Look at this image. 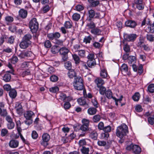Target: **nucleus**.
I'll return each instance as SVG.
<instances>
[{"instance_id":"nucleus-16","label":"nucleus","mask_w":154,"mask_h":154,"mask_svg":"<svg viewBox=\"0 0 154 154\" xmlns=\"http://www.w3.org/2000/svg\"><path fill=\"white\" fill-rule=\"evenodd\" d=\"M19 16L22 18L26 17L27 15V11L23 9H21L19 12Z\"/></svg>"},{"instance_id":"nucleus-22","label":"nucleus","mask_w":154,"mask_h":154,"mask_svg":"<svg viewBox=\"0 0 154 154\" xmlns=\"http://www.w3.org/2000/svg\"><path fill=\"white\" fill-rule=\"evenodd\" d=\"M86 99L84 98H81L78 99L77 100L79 104L80 105H84L88 104L86 103Z\"/></svg>"},{"instance_id":"nucleus-52","label":"nucleus","mask_w":154,"mask_h":154,"mask_svg":"<svg viewBox=\"0 0 154 154\" xmlns=\"http://www.w3.org/2000/svg\"><path fill=\"white\" fill-rule=\"evenodd\" d=\"M103 130L105 132H107L108 133V132L111 131V127L110 126L108 125L107 126L105 127Z\"/></svg>"},{"instance_id":"nucleus-59","label":"nucleus","mask_w":154,"mask_h":154,"mask_svg":"<svg viewBox=\"0 0 154 154\" xmlns=\"http://www.w3.org/2000/svg\"><path fill=\"white\" fill-rule=\"evenodd\" d=\"M18 60L17 57L14 56L11 58V63L15 64L17 62Z\"/></svg>"},{"instance_id":"nucleus-41","label":"nucleus","mask_w":154,"mask_h":154,"mask_svg":"<svg viewBox=\"0 0 154 154\" xmlns=\"http://www.w3.org/2000/svg\"><path fill=\"white\" fill-rule=\"evenodd\" d=\"M94 57H95V55H94V53H90L88 54V55L87 56V57L88 59V60H95Z\"/></svg>"},{"instance_id":"nucleus-61","label":"nucleus","mask_w":154,"mask_h":154,"mask_svg":"<svg viewBox=\"0 0 154 154\" xmlns=\"http://www.w3.org/2000/svg\"><path fill=\"white\" fill-rule=\"evenodd\" d=\"M100 32L99 29L95 28L91 30V32L94 34H97L99 33Z\"/></svg>"},{"instance_id":"nucleus-19","label":"nucleus","mask_w":154,"mask_h":154,"mask_svg":"<svg viewBox=\"0 0 154 154\" xmlns=\"http://www.w3.org/2000/svg\"><path fill=\"white\" fill-rule=\"evenodd\" d=\"M96 108L93 107H90L88 110V113L90 115H94L97 112Z\"/></svg>"},{"instance_id":"nucleus-24","label":"nucleus","mask_w":154,"mask_h":154,"mask_svg":"<svg viewBox=\"0 0 154 154\" xmlns=\"http://www.w3.org/2000/svg\"><path fill=\"white\" fill-rule=\"evenodd\" d=\"M9 95L12 99L14 98L17 96V92L15 89H11L9 91Z\"/></svg>"},{"instance_id":"nucleus-44","label":"nucleus","mask_w":154,"mask_h":154,"mask_svg":"<svg viewBox=\"0 0 154 154\" xmlns=\"http://www.w3.org/2000/svg\"><path fill=\"white\" fill-rule=\"evenodd\" d=\"M149 31L151 33H154V25L153 24H150L148 27Z\"/></svg>"},{"instance_id":"nucleus-2","label":"nucleus","mask_w":154,"mask_h":154,"mask_svg":"<svg viewBox=\"0 0 154 154\" xmlns=\"http://www.w3.org/2000/svg\"><path fill=\"white\" fill-rule=\"evenodd\" d=\"M75 81L73 83L74 88L78 90H83L84 86L82 78L80 77H76V78H75Z\"/></svg>"},{"instance_id":"nucleus-26","label":"nucleus","mask_w":154,"mask_h":154,"mask_svg":"<svg viewBox=\"0 0 154 154\" xmlns=\"http://www.w3.org/2000/svg\"><path fill=\"white\" fill-rule=\"evenodd\" d=\"M68 75L69 78H72L74 77L76 78V73L73 69L69 70V72L68 73Z\"/></svg>"},{"instance_id":"nucleus-37","label":"nucleus","mask_w":154,"mask_h":154,"mask_svg":"<svg viewBox=\"0 0 154 154\" xmlns=\"http://www.w3.org/2000/svg\"><path fill=\"white\" fill-rule=\"evenodd\" d=\"M100 119V116L99 115H96L93 116L92 120L94 122H99Z\"/></svg>"},{"instance_id":"nucleus-48","label":"nucleus","mask_w":154,"mask_h":154,"mask_svg":"<svg viewBox=\"0 0 154 154\" xmlns=\"http://www.w3.org/2000/svg\"><path fill=\"white\" fill-rule=\"evenodd\" d=\"M66 98V95L63 93H61L59 95V99L63 100L64 102H65Z\"/></svg>"},{"instance_id":"nucleus-10","label":"nucleus","mask_w":154,"mask_h":154,"mask_svg":"<svg viewBox=\"0 0 154 154\" xmlns=\"http://www.w3.org/2000/svg\"><path fill=\"white\" fill-rule=\"evenodd\" d=\"M60 36V34L58 32L54 33H50L48 34V37L50 40H56L59 38Z\"/></svg>"},{"instance_id":"nucleus-20","label":"nucleus","mask_w":154,"mask_h":154,"mask_svg":"<svg viewBox=\"0 0 154 154\" xmlns=\"http://www.w3.org/2000/svg\"><path fill=\"white\" fill-rule=\"evenodd\" d=\"M32 38V35L29 34L25 35L23 38V40L26 41L31 44V42L30 40Z\"/></svg>"},{"instance_id":"nucleus-25","label":"nucleus","mask_w":154,"mask_h":154,"mask_svg":"<svg viewBox=\"0 0 154 154\" xmlns=\"http://www.w3.org/2000/svg\"><path fill=\"white\" fill-rule=\"evenodd\" d=\"M72 56L74 60L75 61V64L77 65L79 64L81 60L78 56L76 54H74L72 55Z\"/></svg>"},{"instance_id":"nucleus-63","label":"nucleus","mask_w":154,"mask_h":154,"mask_svg":"<svg viewBox=\"0 0 154 154\" xmlns=\"http://www.w3.org/2000/svg\"><path fill=\"white\" fill-rule=\"evenodd\" d=\"M79 144L80 146H82L86 144V142L85 139L80 140L79 141Z\"/></svg>"},{"instance_id":"nucleus-13","label":"nucleus","mask_w":154,"mask_h":154,"mask_svg":"<svg viewBox=\"0 0 154 154\" xmlns=\"http://www.w3.org/2000/svg\"><path fill=\"white\" fill-rule=\"evenodd\" d=\"M94 82L97 87L103 86L104 84V80L100 77L97 78L95 79Z\"/></svg>"},{"instance_id":"nucleus-23","label":"nucleus","mask_w":154,"mask_h":154,"mask_svg":"<svg viewBox=\"0 0 154 154\" xmlns=\"http://www.w3.org/2000/svg\"><path fill=\"white\" fill-rule=\"evenodd\" d=\"M104 94H105L106 97L109 99H113L114 97H113L112 93L110 90H108L106 91Z\"/></svg>"},{"instance_id":"nucleus-15","label":"nucleus","mask_w":154,"mask_h":154,"mask_svg":"<svg viewBox=\"0 0 154 154\" xmlns=\"http://www.w3.org/2000/svg\"><path fill=\"white\" fill-rule=\"evenodd\" d=\"M90 6L92 7H96L100 4L99 0H88Z\"/></svg>"},{"instance_id":"nucleus-38","label":"nucleus","mask_w":154,"mask_h":154,"mask_svg":"<svg viewBox=\"0 0 154 154\" xmlns=\"http://www.w3.org/2000/svg\"><path fill=\"white\" fill-rule=\"evenodd\" d=\"M64 66L67 69L69 70L72 68V63L70 61H67L64 63Z\"/></svg>"},{"instance_id":"nucleus-36","label":"nucleus","mask_w":154,"mask_h":154,"mask_svg":"<svg viewBox=\"0 0 154 154\" xmlns=\"http://www.w3.org/2000/svg\"><path fill=\"white\" fill-rule=\"evenodd\" d=\"M140 94L139 93H136L132 96L133 99L136 101H138L140 97Z\"/></svg>"},{"instance_id":"nucleus-46","label":"nucleus","mask_w":154,"mask_h":154,"mask_svg":"<svg viewBox=\"0 0 154 154\" xmlns=\"http://www.w3.org/2000/svg\"><path fill=\"white\" fill-rule=\"evenodd\" d=\"M59 91V88L57 86L51 88L49 89V91L52 93H55Z\"/></svg>"},{"instance_id":"nucleus-42","label":"nucleus","mask_w":154,"mask_h":154,"mask_svg":"<svg viewBox=\"0 0 154 154\" xmlns=\"http://www.w3.org/2000/svg\"><path fill=\"white\" fill-rule=\"evenodd\" d=\"M148 90L150 93H153L154 92V84L149 85L148 87Z\"/></svg>"},{"instance_id":"nucleus-28","label":"nucleus","mask_w":154,"mask_h":154,"mask_svg":"<svg viewBox=\"0 0 154 154\" xmlns=\"http://www.w3.org/2000/svg\"><path fill=\"white\" fill-rule=\"evenodd\" d=\"M5 20L7 23L8 24L12 22L13 21L14 18L11 16H8L5 17Z\"/></svg>"},{"instance_id":"nucleus-27","label":"nucleus","mask_w":154,"mask_h":154,"mask_svg":"<svg viewBox=\"0 0 154 154\" xmlns=\"http://www.w3.org/2000/svg\"><path fill=\"white\" fill-rule=\"evenodd\" d=\"M11 77L10 74L8 73H5L3 77V79L6 82H8L11 79Z\"/></svg>"},{"instance_id":"nucleus-18","label":"nucleus","mask_w":154,"mask_h":154,"mask_svg":"<svg viewBox=\"0 0 154 154\" xmlns=\"http://www.w3.org/2000/svg\"><path fill=\"white\" fill-rule=\"evenodd\" d=\"M34 115V113L32 111H28L24 113V117L26 119H32L33 115Z\"/></svg>"},{"instance_id":"nucleus-45","label":"nucleus","mask_w":154,"mask_h":154,"mask_svg":"<svg viewBox=\"0 0 154 154\" xmlns=\"http://www.w3.org/2000/svg\"><path fill=\"white\" fill-rule=\"evenodd\" d=\"M59 50L57 46H54L51 48V51L52 53L56 54L59 51Z\"/></svg>"},{"instance_id":"nucleus-56","label":"nucleus","mask_w":154,"mask_h":154,"mask_svg":"<svg viewBox=\"0 0 154 154\" xmlns=\"http://www.w3.org/2000/svg\"><path fill=\"white\" fill-rule=\"evenodd\" d=\"M44 46L46 48H50L51 47V42L49 40H47L44 43Z\"/></svg>"},{"instance_id":"nucleus-62","label":"nucleus","mask_w":154,"mask_h":154,"mask_svg":"<svg viewBox=\"0 0 154 154\" xmlns=\"http://www.w3.org/2000/svg\"><path fill=\"white\" fill-rule=\"evenodd\" d=\"M104 127L103 123L102 122H99L98 125V129L100 130H103Z\"/></svg>"},{"instance_id":"nucleus-55","label":"nucleus","mask_w":154,"mask_h":154,"mask_svg":"<svg viewBox=\"0 0 154 154\" xmlns=\"http://www.w3.org/2000/svg\"><path fill=\"white\" fill-rule=\"evenodd\" d=\"M71 107V104L68 102H65L63 106L64 108L65 109H69Z\"/></svg>"},{"instance_id":"nucleus-35","label":"nucleus","mask_w":154,"mask_h":154,"mask_svg":"<svg viewBox=\"0 0 154 154\" xmlns=\"http://www.w3.org/2000/svg\"><path fill=\"white\" fill-rule=\"evenodd\" d=\"M98 88H99L100 94L102 95H104L106 91V89L105 87L102 86Z\"/></svg>"},{"instance_id":"nucleus-40","label":"nucleus","mask_w":154,"mask_h":154,"mask_svg":"<svg viewBox=\"0 0 154 154\" xmlns=\"http://www.w3.org/2000/svg\"><path fill=\"white\" fill-rule=\"evenodd\" d=\"M89 151V148L85 146H82V149H81V151L84 154H88Z\"/></svg>"},{"instance_id":"nucleus-29","label":"nucleus","mask_w":154,"mask_h":154,"mask_svg":"<svg viewBox=\"0 0 154 154\" xmlns=\"http://www.w3.org/2000/svg\"><path fill=\"white\" fill-rule=\"evenodd\" d=\"M100 76L103 78H105L107 77L108 74L105 69H102L100 72Z\"/></svg>"},{"instance_id":"nucleus-14","label":"nucleus","mask_w":154,"mask_h":154,"mask_svg":"<svg viewBox=\"0 0 154 154\" xmlns=\"http://www.w3.org/2000/svg\"><path fill=\"white\" fill-rule=\"evenodd\" d=\"M19 145V142L15 140H12L9 143V146L12 148H16Z\"/></svg>"},{"instance_id":"nucleus-47","label":"nucleus","mask_w":154,"mask_h":154,"mask_svg":"<svg viewBox=\"0 0 154 154\" xmlns=\"http://www.w3.org/2000/svg\"><path fill=\"white\" fill-rule=\"evenodd\" d=\"M72 23L69 21H67L64 23V26L67 29L70 28L72 26Z\"/></svg>"},{"instance_id":"nucleus-11","label":"nucleus","mask_w":154,"mask_h":154,"mask_svg":"<svg viewBox=\"0 0 154 154\" xmlns=\"http://www.w3.org/2000/svg\"><path fill=\"white\" fill-rule=\"evenodd\" d=\"M88 14L89 15V17L91 19L93 18L95 15L96 16L95 17L96 18H99L100 14L99 13H96L95 11L93 9H91L88 10Z\"/></svg>"},{"instance_id":"nucleus-51","label":"nucleus","mask_w":154,"mask_h":154,"mask_svg":"<svg viewBox=\"0 0 154 154\" xmlns=\"http://www.w3.org/2000/svg\"><path fill=\"white\" fill-rule=\"evenodd\" d=\"M149 123L151 125H153L154 122V115L152 117H149L148 119Z\"/></svg>"},{"instance_id":"nucleus-30","label":"nucleus","mask_w":154,"mask_h":154,"mask_svg":"<svg viewBox=\"0 0 154 154\" xmlns=\"http://www.w3.org/2000/svg\"><path fill=\"white\" fill-rule=\"evenodd\" d=\"M16 108L17 112H20L22 111V106L20 102H17L16 104Z\"/></svg>"},{"instance_id":"nucleus-49","label":"nucleus","mask_w":154,"mask_h":154,"mask_svg":"<svg viewBox=\"0 0 154 154\" xmlns=\"http://www.w3.org/2000/svg\"><path fill=\"white\" fill-rule=\"evenodd\" d=\"M14 126L15 124L13 122L8 123L7 124V128L9 129H12L14 128Z\"/></svg>"},{"instance_id":"nucleus-31","label":"nucleus","mask_w":154,"mask_h":154,"mask_svg":"<svg viewBox=\"0 0 154 154\" xmlns=\"http://www.w3.org/2000/svg\"><path fill=\"white\" fill-rule=\"evenodd\" d=\"M78 54L81 57L84 58L86 56V52L85 50H78Z\"/></svg>"},{"instance_id":"nucleus-57","label":"nucleus","mask_w":154,"mask_h":154,"mask_svg":"<svg viewBox=\"0 0 154 154\" xmlns=\"http://www.w3.org/2000/svg\"><path fill=\"white\" fill-rule=\"evenodd\" d=\"M80 129L82 131H86L88 130V126L82 125L81 126Z\"/></svg>"},{"instance_id":"nucleus-8","label":"nucleus","mask_w":154,"mask_h":154,"mask_svg":"<svg viewBox=\"0 0 154 154\" xmlns=\"http://www.w3.org/2000/svg\"><path fill=\"white\" fill-rule=\"evenodd\" d=\"M125 40L128 41H134L137 37V35L135 34H125L124 36Z\"/></svg>"},{"instance_id":"nucleus-17","label":"nucleus","mask_w":154,"mask_h":154,"mask_svg":"<svg viewBox=\"0 0 154 154\" xmlns=\"http://www.w3.org/2000/svg\"><path fill=\"white\" fill-rule=\"evenodd\" d=\"M31 44V43L23 40L22 39V41L20 44V46L21 48L25 49L27 48L29 45Z\"/></svg>"},{"instance_id":"nucleus-58","label":"nucleus","mask_w":154,"mask_h":154,"mask_svg":"<svg viewBox=\"0 0 154 154\" xmlns=\"http://www.w3.org/2000/svg\"><path fill=\"white\" fill-rule=\"evenodd\" d=\"M8 131L6 129H3L1 130V135L4 137L8 133Z\"/></svg>"},{"instance_id":"nucleus-4","label":"nucleus","mask_w":154,"mask_h":154,"mask_svg":"<svg viewBox=\"0 0 154 154\" xmlns=\"http://www.w3.org/2000/svg\"><path fill=\"white\" fill-rule=\"evenodd\" d=\"M59 52L61 56L62 61H66L68 59V54L69 52L68 49L66 47H62L60 49Z\"/></svg>"},{"instance_id":"nucleus-53","label":"nucleus","mask_w":154,"mask_h":154,"mask_svg":"<svg viewBox=\"0 0 154 154\" xmlns=\"http://www.w3.org/2000/svg\"><path fill=\"white\" fill-rule=\"evenodd\" d=\"M123 98V96H121L120 98L119 99H117L116 98L114 97L113 98V99L116 102V104L118 106V103H121V101L122 100V98Z\"/></svg>"},{"instance_id":"nucleus-5","label":"nucleus","mask_w":154,"mask_h":154,"mask_svg":"<svg viewBox=\"0 0 154 154\" xmlns=\"http://www.w3.org/2000/svg\"><path fill=\"white\" fill-rule=\"evenodd\" d=\"M126 149L128 150H132L134 153H140L141 152V149L138 146L133 144L128 146Z\"/></svg>"},{"instance_id":"nucleus-21","label":"nucleus","mask_w":154,"mask_h":154,"mask_svg":"<svg viewBox=\"0 0 154 154\" xmlns=\"http://www.w3.org/2000/svg\"><path fill=\"white\" fill-rule=\"evenodd\" d=\"M96 62L95 60H89L87 61V64L88 66L91 68H92L94 66L96 65Z\"/></svg>"},{"instance_id":"nucleus-39","label":"nucleus","mask_w":154,"mask_h":154,"mask_svg":"<svg viewBox=\"0 0 154 154\" xmlns=\"http://www.w3.org/2000/svg\"><path fill=\"white\" fill-rule=\"evenodd\" d=\"M72 19L73 20L77 21L80 18V15L79 14L75 13L73 14L72 16Z\"/></svg>"},{"instance_id":"nucleus-64","label":"nucleus","mask_w":154,"mask_h":154,"mask_svg":"<svg viewBox=\"0 0 154 154\" xmlns=\"http://www.w3.org/2000/svg\"><path fill=\"white\" fill-rule=\"evenodd\" d=\"M93 45L94 47L96 48H99L101 47V45L99 43L96 42H94Z\"/></svg>"},{"instance_id":"nucleus-6","label":"nucleus","mask_w":154,"mask_h":154,"mask_svg":"<svg viewBox=\"0 0 154 154\" xmlns=\"http://www.w3.org/2000/svg\"><path fill=\"white\" fill-rule=\"evenodd\" d=\"M50 139V136L47 133L44 134L42 136V141L41 144L44 146H47L48 145V142Z\"/></svg>"},{"instance_id":"nucleus-60","label":"nucleus","mask_w":154,"mask_h":154,"mask_svg":"<svg viewBox=\"0 0 154 154\" xmlns=\"http://www.w3.org/2000/svg\"><path fill=\"white\" fill-rule=\"evenodd\" d=\"M87 26L90 29H93L95 27V25L93 22H91L90 23H88Z\"/></svg>"},{"instance_id":"nucleus-43","label":"nucleus","mask_w":154,"mask_h":154,"mask_svg":"<svg viewBox=\"0 0 154 154\" xmlns=\"http://www.w3.org/2000/svg\"><path fill=\"white\" fill-rule=\"evenodd\" d=\"M123 50L126 53H129L131 51L130 46L127 44L124 45Z\"/></svg>"},{"instance_id":"nucleus-9","label":"nucleus","mask_w":154,"mask_h":154,"mask_svg":"<svg viewBox=\"0 0 154 154\" xmlns=\"http://www.w3.org/2000/svg\"><path fill=\"white\" fill-rule=\"evenodd\" d=\"M120 70L122 74L124 75H128L130 74L128 66L125 64L124 63L122 65L121 67Z\"/></svg>"},{"instance_id":"nucleus-1","label":"nucleus","mask_w":154,"mask_h":154,"mask_svg":"<svg viewBox=\"0 0 154 154\" xmlns=\"http://www.w3.org/2000/svg\"><path fill=\"white\" fill-rule=\"evenodd\" d=\"M128 132V128L127 126L123 124L117 128L116 129V134L117 136L121 138L125 136L127 133Z\"/></svg>"},{"instance_id":"nucleus-12","label":"nucleus","mask_w":154,"mask_h":154,"mask_svg":"<svg viewBox=\"0 0 154 154\" xmlns=\"http://www.w3.org/2000/svg\"><path fill=\"white\" fill-rule=\"evenodd\" d=\"M125 25L126 26L134 28L137 26V24L134 20H128L126 21Z\"/></svg>"},{"instance_id":"nucleus-50","label":"nucleus","mask_w":154,"mask_h":154,"mask_svg":"<svg viewBox=\"0 0 154 154\" xmlns=\"http://www.w3.org/2000/svg\"><path fill=\"white\" fill-rule=\"evenodd\" d=\"M135 57L134 56H130L128 58V63L129 64H131L133 62L135 61Z\"/></svg>"},{"instance_id":"nucleus-7","label":"nucleus","mask_w":154,"mask_h":154,"mask_svg":"<svg viewBox=\"0 0 154 154\" xmlns=\"http://www.w3.org/2000/svg\"><path fill=\"white\" fill-rule=\"evenodd\" d=\"M33 55L32 53L29 51L21 52L20 53L17 54L18 56L21 58L25 57H29Z\"/></svg>"},{"instance_id":"nucleus-32","label":"nucleus","mask_w":154,"mask_h":154,"mask_svg":"<svg viewBox=\"0 0 154 154\" xmlns=\"http://www.w3.org/2000/svg\"><path fill=\"white\" fill-rule=\"evenodd\" d=\"M97 134L96 131H93L89 135V137L95 140L97 138Z\"/></svg>"},{"instance_id":"nucleus-3","label":"nucleus","mask_w":154,"mask_h":154,"mask_svg":"<svg viewBox=\"0 0 154 154\" xmlns=\"http://www.w3.org/2000/svg\"><path fill=\"white\" fill-rule=\"evenodd\" d=\"M29 27L32 33H35L38 30V23L36 18H33L30 21Z\"/></svg>"},{"instance_id":"nucleus-54","label":"nucleus","mask_w":154,"mask_h":154,"mask_svg":"<svg viewBox=\"0 0 154 154\" xmlns=\"http://www.w3.org/2000/svg\"><path fill=\"white\" fill-rule=\"evenodd\" d=\"M58 77L55 75H52L50 77V79L51 81L53 82H56L58 80Z\"/></svg>"},{"instance_id":"nucleus-33","label":"nucleus","mask_w":154,"mask_h":154,"mask_svg":"<svg viewBox=\"0 0 154 154\" xmlns=\"http://www.w3.org/2000/svg\"><path fill=\"white\" fill-rule=\"evenodd\" d=\"M92 39V36L90 35L88 36H85L83 40V42H85L86 44L88 43H90Z\"/></svg>"},{"instance_id":"nucleus-34","label":"nucleus","mask_w":154,"mask_h":154,"mask_svg":"<svg viewBox=\"0 0 154 154\" xmlns=\"http://www.w3.org/2000/svg\"><path fill=\"white\" fill-rule=\"evenodd\" d=\"M147 39L150 42H152L154 41V35L150 34H147L146 35Z\"/></svg>"}]
</instances>
